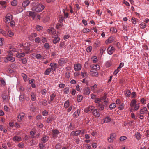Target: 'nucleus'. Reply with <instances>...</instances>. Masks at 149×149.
Returning a JSON list of instances; mask_svg holds the SVG:
<instances>
[{"instance_id": "obj_1", "label": "nucleus", "mask_w": 149, "mask_h": 149, "mask_svg": "<svg viewBox=\"0 0 149 149\" xmlns=\"http://www.w3.org/2000/svg\"><path fill=\"white\" fill-rule=\"evenodd\" d=\"M31 4L32 6V10L37 12L42 11L44 8V6L43 5L39 4L35 1L33 2Z\"/></svg>"}, {"instance_id": "obj_2", "label": "nucleus", "mask_w": 149, "mask_h": 149, "mask_svg": "<svg viewBox=\"0 0 149 149\" xmlns=\"http://www.w3.org/2000/svg\"><path fill=\"white\" fill-rule=\"evenodd\" d=\"M3 59L4 62L7 63H8V61L13 62L15 60V58L10 55H8L7 56L4 57Z\"/></svg>"}, {"instance_id": "obj_3", "label": "nucleus", "mask_w": 149, "mask_h": 149, "mask_svg": "<svg viewBox=\"0 0 149 149\" xmlns=\"http://www.w3.org/2000/svg\"><path fill=\"white\" fill-rule=\"evenodd\" d=\"M13 19V16L10 13H8L5 17V22L6 24H8L10 22V20Z\"/></svg>"}, {"instance_id": "obj_4", "label": "nucleus", "mask_w": 149, "mask_h": 149, "mask_svg": "<svg viewBox=\"0 0 149 149\" xmlns=\"http://www.w3.org/2000/svg\"><path fill=\"white\" fill-rule=\"evenodd\" d=\"M67 58H62L60 59L58 61V63L60 66H63L68 62Z\"/></svg>"}, {"instance_id": "obj_5", "label": "nucleus", "mask_w": 149, "mask_h": 149, "mask_svg": "<svg viewBox=\"0 0 149 149\" xmlns=\"http://www.w3.org/2000/svg\"><path fill=\"white\" fill-rule=\"evenodd\" d=\"M116 136V134L115 133L111 134L110 137L107 138V140L108 142L109 143L113 142L115 139Z\"/></svg>"}, {"instance_id": "obj_6", "label": "nucleus", "mask_w": 149, "mask_h": 149, "mask_svg": "<svg viewBox=\"0 0 149 149\" xmlns=\"http://www.w3.org/2000/svg\"><path fill=\"white\" fill-rule=\"evenodd\" d=\"M50 69L52 72L55 71L56 69L57 64L55 63H52L50 64Z\"/></svg>"}, {"instance_id": "obj_7", "label": "nucleus", "mask_w": 149, "mask_h": 149, "mask_svg": "<svg viewBox=\"0 0 149 149\" xmlns=\"http://www.w3.org/2000/svg\"><path fill=\"white\" fill-rule=\"evenodd\" d=\"M52 37L53 38V42L54 44H56L59 42L60 39L57 35H54Z\"/></svg>"}, {"instance_id": "obj_8", "label": "nucleus", "mask_w": 149, "mask_h": 149, "mask_svg": "<svg viewBox=\"0 0 149 149\" xmlns=\"http://www.w3.org/2000/svg\"><path fill=\"white\" fill-rule=\"evenodd\" d=\"M90 93V89L89 87L84 88L83 90V94L85 95H88Z\"/></svg>"}, {"instance_id": "obj_9", "label": "nucleus", "mask_w": 149, "mask_h": 149, "mask_svg": "<svg viewBox=\"0 0 149 149\" xmlns=\"http://www.w3.org/2000/svg\"><path fill=\"white\" fill-rule=\"evenodd\" d=\"M111 46H110L107 50L108 53L110 55L112 54L115 51V48L112 46L111 48Z\"/></svg>"}, {"instance_id": "obj_10", "label": "nucleus", "mask_w": 149, "mask_h": 149, "mask_svg": "<svg viewBox=\"0 0 149 149\" xmlns=\"http://www.w3.org/2000/svg\"><path fill=\"white\" fill-rule=\"evenodd\" d=\"M74 68L75 71H79L81 69V65L79 63L75 64L74 65Z\"/></svg>"}, {"instance_id": "obj_11", "label": "nucleus", "mask_w": 149, "mask_h": 149, "mask_svg": "<svg viewBox=\"0 0 149 149\" xmlns=\"http://www.w3.org/2000/svg\"><path fill=\"white\" fill-rule=\"evenodd\" d=\"M30 1L29 0H27L24 1L22 3V6L24 9L30 3Z\"/></svg>"}, {"instance_id": "obj_12", "label": "nucleus", "mask_w": 149, "mask_h": 149, "mask_svg": "<svg viewBox=\"0 0 149 149\" xmlns=\"http://www.w3.org/2000/svg\"><path fill=\"white\" fill-rule=\"evenodd\" d=\"M93 114L94 116L97 117H99L100 115L98 109H95L93 111Z\"/></svg>"}, {"instance_id": "obj_13", "label": "nucleus", "mask_w": 149, "mask_h": 149, "mask_svg": "<svg viewBox=\"0 0 149 149\" xmlns=\"http://www.w3.org/2000/svg\"><path fill=\"white\" fill-rule=\"evenodd\" d=\"M95 108L93 106H90L86 108L84 110V111L86 113H87L90 110H92Z\"/></svg>"}, {"instance_id": "obj_14", "label": "nucleus", "mask_w": 149, "mask_h": 149, "mask_svg": "<svg viewBox=\"0 0 149 149\" xmlns=\"http://www.w3.org/2000/svg\"><path fill=\"white\" fill-rule=\"evenodd\" d=\"M114 37H109L108 39L105 41V43L106 44H108L112 42L114 40Z\"/></svg>"}, {"instance_id": "obj_15", "label": "nucleus", "mask_w": 149, "mask_h": 149, "mask_svg": "<svg viewBox=\"0 0 149 149\" xmlns=\"http://www.w3.org/2000/svg\"><path fill=\"white\" fill-rule=\"evenodd\" d=\"M81 130L73 131L71 133V135L72 136H77L81 134Z\"/></svg>"}, {"instance_id": "obj_16", "label": "nucleus", "mask_w": 149, "mask_h": 149, "mask_svg": "<svg viewBox=\"0 0 149 149\" xmlns=\"http://www.w3.org/2000/svg\"><path fill=\"white\" fill-rule=\"evenodd\" d=\"M24 116V113H20L17 116V120L18 122H20Z\"/></svg>"}, {"instance_id": "obj_17", "label": "nucleus", "mask_w": 149, "mask_h": 149, "mask_svg": "<svg viewBox=\"0 0 149 149\" xmlns=\"http://www.w3.org/2000/svg\"><path fill=\"white\" fill-rule=\"evenodd\" d=\"M147 110L146 107H144L142 109H140V113L141 114H145L147 113Z\"/></svg>"}, {"instance_id": "obj_18", "label": "nucleus", "mask_w": 149, "mask_h": 149, "mask_svg": "<svg viewBox=\"0 0 149 149\" xmlns=\"http://www.w3.org/2000/svg\"><path fill=\"white\" fill-rule=\"evenodd\" d=\"M53 136L54 137L56 138L57 135L59 134V132L57 130L55 129L53 131Z\"/></svg>"}, {"instance_id": "obj_19", "label": "nucleus", "mask_w": 149, "mask_h": 149, "mask_svg": "<svg viewBox=\"0 0 149 149\" xmlns=\"http://www.w3.org/2000/svg\"><path fill=\"white\" fill-rule=\"evenodd\" d=\"M2 97L3 101L5 102H6L9 99V98L8 97V96L5 94H3L2 95Z\"/></svg>"}, {"instance_id": "obj_20", "label": "nucleus", "mask_w": 149, "mask_h": 149, "mask_svg": "<svg viewBox=\"0 0 149 149\" xmlns=\"http://www.w3.org/2000/svg\"><path fill=\"white\" fill-rule=\"evenodd\" d=\"M47 31L50 33H52L53 34H54L56 33V31L53 28H51L47 30Z\"/></svg>"}, {"instance_id": "obj_21", "label": "nucleus", "mask_w": 149, "mask_h": 149, "mask_svg": "<svg viewBox=\"0 0 149 149\" xmlns=\"http://www.w3.org/2000/svg\"><path fill=\"white\" fill-rule=\"evenodd\" d=\"M106 49V47L105 46H102L100 49V54L102 55L105 52Z\"/></svg>"}, {"instance_id": "obj_22", "label": "nucleus", "mask_w": 149, "mask_h": 149, "mask_svg": "<svg viewBox=\"0 0 149 149\" xmlns=\"http://www.w3.org/2000/svg\"><path fill=\"white\" fill-rule=\"evenodd\" d=\"M81 75L83 77H87L88 76V73L86 70H83L81 72Z\"/></svg>"}, {"instance_id": "obj_23", "label": "nucleus", "mask_w": 149, "mask_h": 149, "mask_svg": "<svg viewBox=\"0 0 149 149\" xmlns=\"http://www.w3.org/2000/svg\"><path fill=\"white\" fill-rule=\"evenodd\" d=\"M28 13L29 14V16H31L33 19L35 18V17L36 15V13L33 12L29 11Z\"/></svg>"}, {"instance_id": "obj_24", "label": "nucleus", "mask_w": 149, "mask_h": 149, "mask_svg": "<svg viewBox=\"0 0 149 149\" xmlns=\"http://www.w3.org/2000/svg\"><path fill=\"white\" fill-rule=\"evenodd\" d=\"M31 100L32 101H34L36 100V95L34 93L32 92L31 93Z\"/></svg>"}, {"instance_id": "obj_25", "label": "nucleus", "mask_w": 149, "mask_h": 149, "mask_svg": "<svg viewBox=\"0 0 149 149\" xmlns=\"http://www.w3.org/2000/svg\"><path fill=\"white\" fill-rule=\"evenodd\" d=\"M91 67L92 68L99 70L100 69V66L98 65L97 64L95 65H91Z\"/></svg>"}, {"instance_id": "obj_26", "label": "nucleus", "mask_w": 149, "mask_h": 149, "mask_svg": "<svg viewBox=\"0 0 149 149\" xmlns=\"http://www.w3.org/2000/svg\"><path fill=\"white\" fill-rule=\"evenodd\" d=\"M48 137L46 135H44L42 138L41 140L43 143H45L48 140Z\"/></svg>"}, {"instance_id": "obj_27", "label": "nucleus", "mask_w": 149, "mask_h": 149, "mask_svg": "<svg viewBox=\"0 0 149 149\" xmlns=\"http://www.w3.org/2000/svg\"><path fill=\"white\" fill-rule=\"evenodd\" d=\"M34 79H31L29 81V83L31 85V86L33 88H35L36 87V85L34 83Z\"/></svg>"}, {"instance_id": "obj_28", "label": "nucleus", "mask_w": 149, "mask_h": 149, "mask_svg": "<svg viewBox=\"0 0 149 149\" xmlns=\"http://www.w3.org/2000/svg\"><path fill=\"white\" fill-rule=\"evenodd\" d=\"M110 31L112 33H116L117 32V29L114 27H111L110 29Z\"/></svg>"}, {"instance_id": "obj_29", "label": "nucleus", "mask_w": 149, "mask_h": 149, "mask_svg": "<svg viewBox=\"0 0 149 149\" xmlns=\"http://www.w3.org/2000/svg\"><path fill=\"white\" fill-rule=\"evenodd\" d=\"M25 53H18L16 54V57L18 58L23 57L25 56Z\"/></svg>"}, {"instance_id": "obj_30", "label": "nucleus", "mask_w": 149, "mask_h": 149, "mask_svg": "<svg viewBox=\"0 0 149 149\" xmlns=\"http://www.w3.org/2000/svg\"><path fill=\"white\" fill-rule=\"evenodd\" d=\"M104 123H107L110 122L111 120V118L109 117H107L103 119Z\"/></svg>"}, {"instance_id": "obj_31", "label": "nucleus", "mask_w": 149, "mask_h": 149, "mask_svg": "<svg viewBox=\"0 0 149 149\" xmlns=\"http://www.w3.org/2000/svg\"><path fill=\"white\" fill-rule=\"evenodd\" d=\"M13 140L14 141H19L21 140V138L18 136H15L13 139Z\"/></svg>"}, {"instance_id": "obj_32", "label": "nucleus", "mask_w": 149, "mask_h": 149, "mask_svg": "<svg viewBox=\"0 0 149 149\" xmlns=\"http://www.w3.org/2000/svg\"><path fill=\"white\" fill-rule=\"evenodd\" d=\"M90 75L92 77H97L98 76V73L97 72H93L90 74Z\"/></svg>"}, {"instance_id": "obj_33", "label": "nucleus", "mask_w": 149, "mask_h": 149, "mask_svg": "<svg viewBox=\"0 0 149 149\" xmlns=\"http://www.w3.org/2000/svg\"><path fill=\"white\" fill-rule=\"evenodd\" d=\"M54 120V117L51 116L48 118L47 120V122L48 123H50Z\"/></svg>"}, {"instance_id": "obj_34", "label": "nucleus", "mask_w": 149, "mask_h": 149, "mask_svg": "<svg viewBox=\"0 0 149 149\" xmlns=\"http://www.w3.org/2000/svg\"><path fill=\"white\" fill-rule=\"evenodd\" d=\"M135 137L138 140H139L141 138V136L140 134L138 133H136L135 135Z\"/></svg>"}, {"instance_id": "obj_35", "label": "nucleus", "mask_w": 149, "mask_h": 149, "mask_svg": "<svg viewBox=\"0 0 149 149\" xmlns=\"http://www.w3.org/2000/svg\"><path fill=\"white\" fill-rule=\"evenodd\" d=\"M80 113V110L79 109L77 110L74 113V116L75 117L78 116Z\"/></svg>"}, {"instance_id": "obj_36", "label": "nucleus", "mask_w": 149, "mask_h": 149, "mask_svg": "<svg viewBox=\"0 0 149 149\" xmlns=\"http://www.w3.org/2000/svg\"><path fill=\"white\" fill-rule=\"evenodd\" d=\"M136 103V101L135 100H132L130 104V106L132 107H133Z\"/></svg>"}, {"instance_id": "obj_37", "label": "nucleus", "mask_w": 149, "mask_h": 149, "mask_svg": "<svg viewBox=\"0 0 149 149\" xmlns=\"http://www.w3.org/2000/svg\"><path fill=\"white\" fill-rule=\"evenodd\" d=\"M69 106V101L68 100H67L65 101L64 104V107L66 108H68Z\"/></svg>"}, {"instance_id": "obj_38", "label": "nucleus", "mask_w": 149, "mask_h": 149, "mask_svg": "<svg viewBox=\"0 0 149 149\" xmlns=\"http://www.w3.org/2000/svg\"><path fill=\"white\" fill-rule=\"evenodd\" d=\"M95 44L97 47H98L101 45L100 42L99 40H97L95 42Z\"/></svg>"}, {"instance_id": "obj_39", "label": "nucleus", "mask_w": 149, "mask_h": 149, "mask_svg": "<svg viewBox=\"0 0 149 149\" xmlns=\"http://www.w3.org/2000/svg\"><path fill=\"white\" fill-rule=\"evenodd\" d=\"M14 35V33L11 31H8V33L7 36H8L9 37H12Z\"/></svg>"}, {"instance_id": "obj_40", "label": "nucleus", "mask_w": 149, "mask_h": 149, "mask_svg": "<svg viewBox=\"0 0 149 149\" xmlns=\"http://www.w3.org/2000/svg\"><path fill=\"white\" fill-rule=\"evenodd\" d=\"M83 97L82 95H79L77 96V101L79 102H80L83 99Z\"/></svg>"}, {"instance_id": "obj_41", "label": "nucleus", "mask_w": 149, "mask_h": 149, "mask_svg": "<svg viewBox=\"0 0 149 149\" xmlns=\"http://www.w3.org/2000/svg\"><path fill=\"white\" fill-rule=\"evenodd\" d=\"M30 145L32 146L37 144V143L34 140H32L30 141Z\"/></svg>"}, {"instance_id": "obj_42", "label": "nucleus", "mask_w": 149, "mask_h": 149, "mask_svg": "<svg viewBox=\"0 0 149 149\" xmlns=\"http://www.w3.org/2000/svg\"><path fill=\"white\" fill-rule=\"evenodd\" d=\"M64 92L65 94H68L69 92V87H66L64 90Z\"/></svg>"}, {"instance_id": "obj_43", "label": "nucleus", "mask_w": 149, "mask_h": 149, "mask_svg": "<svg viewBox=\"0 0 149 149\" xmlns=\"http://www.w3.org/2000/svg\"><path fill=\"white\" fill-rule=\"evenodd\" d=\"M116 107V104L115 103H113L110 105L109 106L110 109L111 110L113 109L114 108H115Z\"/></svg>"}, {"instance_id": "obj_44", "label": "nucleus", "mask_w": 149, "mask_h": 149, "mask_svg": "<svg viewBox=\"0 0 149 149\" xmlns=\"http://www.w3.org/2000/svg\"><path fill=\"white\" fill-rule=\"evenodd\" d=\"M17 3V1L16 0H14L11 2V5L12 6H15Z\"/></svg>"}, {"instance_id": "obj_45", "label": "nucleus", "mask_w": 149, "mask_h": 149, "mask_svg": "<svg viewBox=\"0 0 149 149\" xmlns=\"http://www.w3.org/2000/svg\"><path fill=\"white\" fill-rule=\"evenodd\" d=\"M10 67L14 69H15L17 68V65L15 63H13L10 65Z\"/></svg>"}, {"instance_id": "obj_46", "label": "nucleus", "mask_w": 149, "mask_h": 149, "mask_svg": "<svg viewBox=\"0 0 149 149\" xmlns=\"http://www.w3.org/2000/svg\"><path fill=\"white\" fill-rule=\"evenodd\" d=\"M91 59L93 63H96L97 62V57L95 56L93 57Z\"/></svg>"}, {"instance_id": "obj_47", "label": "nucleus", "mask_w": 149, "mask_h": 149, "mask_svg": "<svg viewBox=\"0 0 149 149\" xmlns=\"http://www.w3.org/2000/svg\"><path fill=\"white\" fill-rule=\"evenodd\" d=\"M97 87V85L96 84H94L93 86H91V88L93 92H94L95 89Z\"/></svg>"}, {"instance_id": "obj_48", "label": "nucleus", "mask_w": 149, "mask_h": 149, "mask_svg": "<svg viewBox=\"0 0 149 149\" xmlns=\"http://www.w3.org/2000/svg\"><path fill=\"white\" fill-rule=\"evenodd\" d=\"M22 76L24 80V81H26L27 80V76L24 73H22Z\"/></svg>"}, {"instance_id": "obj_49", "label": "nucleus", "mask_w": 149, "mask_h": 149, "mask_svg": "<svg viewBox=\"0 0 149 149\" xmlns=\"http://www.w3.org/2000/svg\"><path fill=\"white\" fill-rule=\"evenodd\" d=\"M98 105L97 106L100 107L99 108V109L100 110H102L104 109V107L103 105L100 104H98Z\"/></svg>"}, {"instance_id": "obj_50", "label": "nucleus", "mask_w": 149, "mask_h": 149, "mask_svg": "<svg viewBox=\"0 0 149 149\" xmlns=\"http://www.w3.org/2000/svg\"><path fill=\"white\" fill-rule=\"evenodd\" d=\"M140 26L141 28L144 29L146 27V25L145 23L142 22L140 24Z\"/></svg>"}, {"instance_id": "obj_51", "label": "nucleus", "mask_w": 149, "mask_h": 149, "mask_svg": "<svg viewBox=\"0 0 149 149\" xmlns=\"http://www.w3.org/2000/svg\"><path fill=\"white\" fill-rule=\"evenodd\" d=\"M83 32L84 33H87L90 32L91 30L88 29L84 28L83 29Z\"/></svg>"}, {"instance_id": "obj_52", "label": "nucleus", "mask_w": 149, "mask_h": 149, "mask_svg": "<svg viewBox=\"0 0 149 149\" xmlns=\"http://www.w3.org/2000/svg\"><path fill=\"white\" fill-rule=\"evenodd\" d=\"M51 71L49 68L47 69L45 71V75H48L50 74Z\"/></svg>"}, {"instance_id": "obj_53", "label": "nucleus", "mask_w": 149, "mask_h": 149, "mask_svg": "<svg viewBox=\"0 0 149 149\" xmlns=\"http://www.w3.org/2000/svg\"><path fill=\"white\" fill-rule=\"evenodd\" d=\"M55 96L56 95L54 93H53V94L51 95L50 97V100L51 101H52Z\"/></svg>"}, {"instance_id": "obj_54", "label": "nucleus", "mask_w": 149, "mask_h": 149, "mask_svg": "<svg viewBox=\"0 0 149 149\" xmlns=\"http://www.w3.org/2000/svg\"><path fill=\"white\" fill-rule=\"evenodd\" d=\"M131 94V93L130 91L129 90H127L125 93V95L126 96L129 97Z\"/></svg>"}, {"instance_id": "obj_55", "label": "nucleus", "mask_w": 149, "mask_h": 149, "mask_svg": "<svg viewBox=\"0 0 149 149\" xmlns=\"http://www.w3.org/2000/svg\"><path fill=\"white\" fill-rule=\"evenodd\" d=\"M19 100L21 101H23L24 100V95H20L19 97Z\"/></svg>"}, {"instance_id": "obj_56", "label": "nucleus", "mask_w": 149, "mask_h": 149, "mask_svg": "<svg viewBox=\"0 0 149 149\" xmlns=\"http://www.w3.org/2000/svg\"><path fill=\"white\" fill-rule=\"evenodd\" d=\"M41 41V39L39 37H37L35 38V41L36 43H39Z\"/></svg>"}, {"instance_id": "obj_57", "label": "nucleus", "mask_w": 149, "mask_h": 149, "mask_svg": "<svg viewBox=\"0 0 149 149\" xmlns=\"http://www.w3.org/2000/svg\"><path fill=\"white\" fill-rule=\"evenodd\" d=\"M63 26L62 24H58L56 25V28L57 29H59L62 27Z\"/></svg>"}, {"instance_id": "obj_58", "label": "nucleus", "mask_w": 149, "mask_h": 149, "mask_svg": "<svg viewBox=\"0 0 149 149\" xmlns=\"http://www.w3.org/2000/svg\"><path fill=\"white\" fill-rule=\"evenodd\" d=\"M132 22L133 24H135L136 23V19L135 18V17L132 18L131 19Z\"/></svg>"}, {"instance_id": "obj_59", "label": "nucleus", "mask_w": 149, "mask_h": 149, "mask_svg": "<svg viewBox=\"0 0 149 149\" xmlns=\"http://www.w3.org/2000/svg\"><path fill=\"white\" fill-rule=\"evenodd\" d=\"M35 57L36 58L38 59H40L42 57L41 55L40 54H38L36 55Z\"/></svg>"}, {"instance_id": "obj_60", "label": "nucleus", "mask_w": 149, "mask_h": 149, "mask_svg": "<svg viewBox=\"0 0 149 149\" xmlns=\"http://www.w3.org/2000/svg\"><path fill=\"white\" fill-rule=\"evenodd\" d=\"M43 29V27L40 26L39 25H37L36 26V29L38 30V31H39L40 30L42 29Z\"/></svg>"}, {"instance_id": "obj_61", "label": "nucleus", "mask_w": 149, "mask_h": 149, "mask_svg": "<svg viewBox=\"0 0 149 149\" xmlns=\"http://www.w3.org/2000/svg\"><path fill=\"white\" fill-rule=\"evenodd\" d=\"M92 49V47L91 46H89L88 47H87L86 49V51L87 52H90Z\"/></svg>"}, {"instance_id": "obj_62", "label": "nucleus", "mask_w": 149, "mask_h": 149, "mask_svg": "<svg viewBox=\"0 0 149 149\" xmlns=\"http://www.w3.org/2000/svg\"><path fill=\"white\" fill-rule=\"evenodd\" d=\"M124 66V63L122 62L120 64L119 66L118 67V69H119L120 70L121 69V68L122 67H123Z\"/></svg>"}, {"instance_id": "obj_63", "label": "nucleus", "mask_w": 149, "mask_h": 149, "mask_svg": "<svg viewBox=\"0 0 149 149\" xmlns=\"http://www.w3.org/2000/svg\"><path fill=\"white\" fill-rule=\"evenodd\" d=\"M114 45H116L117 47L118 48H120V45L119 43L118 42H114Z\"/></svg>"}, {"instance_id": "obj_64", "label": "nucleus", "mask_w": 149, "mask_h": 149, "mask_svg": "<svg viewBox=\"0 0 149 149\" xmlns=\"http://www.w3.org/2000/svg\"><path fill=\"white\" fill-rule=\"evenodd\" d=\"M139 103L136 104L135 105V107L134 108V109L135 110H137L139 107Z\"/></svg>"}]
</instances>
